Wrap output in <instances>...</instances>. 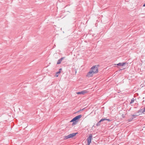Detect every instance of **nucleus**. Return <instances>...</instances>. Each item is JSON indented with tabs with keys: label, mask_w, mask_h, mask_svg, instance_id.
<instances>
[{
	"label": "nucleus",
	"mask_w": 145,
	"mask_h": 145,
	"mask_svg": "<svg viewBox=\"0 0 145 145\" xmlns=\"http://www.w3.org/2000/svg\"><path fill=\"white\" fill-rule=\"evenodd\" d=\"M99 67L98 65H95L93 66L90 68V71L87 74L86 76L88 78L92 77L94 74H97L99 72Z\"/></svg>",
	"instance_id": "obj_1"
},
{
	"label": "nucleus",
	"mask_w": 145,
	"mask_h": 145,
	"mask_svg": "<svg viewBox=\"0 0 145 145\" xmlns=\"http://www.w3.org/2000/svg\"><path fill=\"white\" fill-rule=\"evenodd\" d=\"M77 134V133H73L70 134L67 136L65 137V139H67L69 138H72L74 137Z\"/></svg>",
	"instance_id": "obj_2"
},
{
	"label": "nucleus",
	"mask_w": 145,
	"mask_h": 145,
	"mask_svg": "<svg viewBox=\"0 0 145 145\" xmlns=\"http://www.w3.org/2000/svg\"><path fill=\"white\" fill-rule=\"evenodd\" d=\"M82 116L81 115H78L76 116L74 118L72 119L70 121V122H74V121H76L77 120L80 118H81Z\"/></svg>",
	"instance_id": "obj_3"
},
{
	"label": "nucleus",
	"mask_w": 145,
	"mask_h": 145,
	"mask_svg": "<svg viewBox=\"0 0 145 145\" xmlns=\"http://www.w3.org/2000/svg\"><path fill=\"white\" fill-rule=\"evenodd\" d=\"M92 137V135H90L89 137L88 138L87 140L88 142V145H89L91 142V139Z\"/></svg>",
	"instance_id": "obj_4"
},
{
	"label": "nucleus",
	"mask_w": 145,
	"mask_h": 145,
	"mask_svg": "<svg viewBox=\"0 0 145 145\" xmlns=\"http://www.w3.org/2000/svg\"><path fill=\"white\" fill-rule=\"evenodd\" d=\"M87 91L86 90H84L81 92H76V94L78 95L82 94L84 95L85 93H86Z\"/></svg>",
	"instance_id": "obj_5"
},
{
	"label": "nucleus",
	"mask_w": 145,
	"mask_h": 145,
	"mask_svg": "<svg viewBox=\"0 0 145 145\" xmlns=\"http://www.w3.org/2000/svg\"><path fill=\"white\" fill-rule=\"evenodd\" d=\"M64 58H65V57H61L60 59H59L57 62V64H60L61 63L62 60L63 59H64Z\"/></svg>",
	"instance_id": "obj_6"
},
{
	"label": "nucleus",
	"mask_w": 145,
	"mask_h": 145,
	"mask_svg": "<svg viewBox=\"0 0 145 145\" xmlns=\"http://www.w3.org/2000/svg\"><path fill=\"white\" fill-rule=\"evenodd\" d=\"M105 120V119H101L100 121H99L96 124V126H98L100 125V123L101 121H103Z\"/></svg>",
	"instance_id": "obj_7"
},
{
	"label": "nucleus",
	"mask_w": 145,
	"mask_h": 145,
	"mask_svg": "<svg viewBox=\"0 0 145 145\" xmlns=\"http://www.w3.org/2000/svg\"><path fill=\"white\" fill-rule=\"evenodd\" d=\"M126 63H119L117 64V65L118 66H123L124 65L126 64Z\"/></svg>",
	"instance_id": "obj_8"
},
{
	"label": "nucleus",
	"mask_w": 145,
	"mask_h": 145,
	"mask_svg": "<svg viewBox=\"0 0 145 145\" xmlns=\"http://www.w3.org/2000/svg\"><path fill=\"white\" fill-rule=\"evenodd\" d=\"M61 72L60 71H59L56 73V76L57 77L58 76V74H59Z\"/></svg>",
	"instance_id": "obj_9"
},
{
	"label": "nucleus",
	"mask_w": 145,
	"mask_h": 145,
	"mask_svg": "<svg viewBox=\"0 0 145 145\" xmlns=\"http://www.w3.org/2000/svg\"><path fill=\"white\" fill-rule=\"evenodd\" d=\"M141 111L142 112V113H144V112H145V107L143 109H141Z\"/></svg>",
	"instance_id": "obj_10"
},
{
	"label": "nucleus",
	"mask_w": 145,
	"mask_h": 145,
	"mask_svg": "<svg viewBox=\"0 0 145 145\" xmlns=\"http://www.w3.org/2000/svg\"><path fill=\"white\" fill-rule=\"evenodd\" d=\"M134 99L133 98V99H132L131 100V101L130 103V104H131V103H133L134 102Z\"/></svg>",
	"instance_id": "obj_11"
},
{
	"label": "nucleus",
	"mask_w": 145,
	"mask_h": 145,
	"mask_svg": "<svg viewBox=\"0 0 145 145\" xmlns=\"http://www.w3.org/2000/svg\"><path fill=\"white\" fill-rule=\"evenodd\" d=\"M136 116H137L136 115H133L132 116H133V118L132 119H133V118H136Z\"/></svg>",
	"instance_id": "obj_12"
},
{
	"label": "nucleus",
	"mask_w": 145,
	"mask_h": 145,
	"mask_svg": "<svg viewBox=\"0 0 145 145\" xmlns=\"http://www.w3.org/2000/svg\"><path fill=\"white\" fill-rule=\"evenodd\" d=\"M105 120H107L108 121H110V120L109 119H105Z\"/></svg>",
	"instance_id": "obj_13"
},
{
	"label": "nucleus",
	"mask_w": 145,
	"mask_h": 145,
	"mask_svg": "<svg viewBox=\"0 0 145 145\" xmlns=\"http://www.w3.org/2000/svg\"><path fill=\"white\" fill-rule=\"evenodd\" d=\"M62 70V69L61 68H60L59 69V71H61Z\"/></svg>",
	"instance_id": "obj_14"
},
{
	"label": "nucleus",
	"mask_w": 145,
	"mask_h": 145,
	"mask_svg": "<svg viewBox=\"0 0 145 145\" xmlns=\"http://www.w3.org/2000/svg\"><path fill=\"white\" fill-rule=\"evenodd\" d=\"M84 108H83V109L82 110H84Z\"/></svg>",
	"instance_id": "obj_15"
},
{
	"label": "nucleus",
	"mask_w": 145,
	"mask_h": 145,
	"mask_svg": "<svg viewBox=\"0 0 145 145\" xmlns=\"http://www.w3.org/2000/svg\"><path fill=\"white\" fill-rule=\"evenodd\" d=\"M76 72H77L76 71H75V73H76Z\"/></svg>",
	"instance_id": "obj_16"
}]
</instances>
